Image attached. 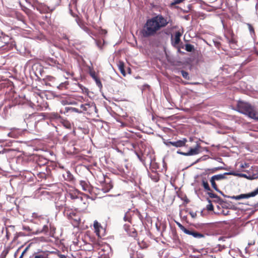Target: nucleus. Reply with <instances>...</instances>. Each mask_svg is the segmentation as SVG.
<instances>
[{"mask_svg": "<svg viewBox=\"0 0 258 258\" xmlns=\"http://www.w3.org/2000/svg\"><path fill=\"white\" fill-rule=\"evenodd\" d=\"M32 217L34 218H40L41 216H38L37 213H33L32 214Z\"/></svg>", "mask_w": 258, "mask_h": 258, "instance_id": "de8ad7c7", "label": "nucleus"}, {"mask_svg": "<svg viewBox=\"0 0 258 258\" xmlns=\"http://www.w3.org/2000/svg\"><path fill=\"white\" fill-rule=\"evenodd\" d=\"M187 142V140L186 138H183L182 140H177L174 142L167 141L165 143V144L168 147L172 146L176 148H180L182 147H187V145L186 144Z\"/></svg>", "mask_w": 258, "mask_h": 258, "instance_id": "9d476101", "label": "nucleus"}, {"mask_svg": "<svg viewBox=\"0 0 258 258\" xmlns=\"http://www.w3.org/2000/svg\"><path fill=\"white\" fill-rule=\"evenodd\" d=\"M42 98L38 93H33L30 96L29 102L32 106H41Z\"/></svg>", "mask_w": 258, "mask_h": 258, "instance_id": "423d86ee", "label": "nucleus"}, {"mask_svg": "<svg viewBox=\"0 0 258 258\" xmlns=\"http://www.w3.org/2000/svg\"><path fill=\"white\" fill-rule=\"evenodd\" d=\"M68 197L70 198L72 200H75L78 199V196L75 192H69Z\"/></svg>", "mask_w": 258, "mask_h": 258, "instance_id": "7c9ffc66", "label": "nucleus"}, {"mask_svg": "<svg viewBox=\"0 0 258 258\" xmlns=\"http://www.w3.org/2000/svg\"><path fill=\"white\" fill-rule=\"evenodd\" d=\"M48 163V161L46 159L44 158L43 157H39L38 160L37 161V168L38 167H40L41 166H44L45 169L47 168V166L46 164Z\"/></svg>", "mask_w": 258, "mask_h": 258, "instance_id": "6ab92c4d", "label": "nucleus"}, {"mask_svg": "<svg viewBox=\"0 0 258 258\" xmlns=\"http://www.w3.org/2000/svg\"><path fill=\"white\" fill-rule=\"evenodd\" d=\"M97 45L98 47L100 48H101L102 44H101V40H97L96 42Z\"/></svg>", "mask_w": 258, "mask_h": 258, "instance_id": "3c124183", "label": "nucleus"}, {"mask_svg": "<svg viewBox=\"0 0 258 258\" xmlns=\"http://www.w3.org/2000/svg\"><path fill=\"white\" fill-rule=\"evenodd\" d=\"M28 247H27L24 250V251L22 252V253H21L20 256L19 257V258H23V256H24V254L26 253V252L27 251V250L28 249Z\"/></svg>", "mask_w": 258, "mask_h": 258, "instance_id": "49530a36", "label": "nucleus"}, {"mask_svg": "<svg viewBox=\"0 0 258 258\" xmlns=\"http://www.w3.org/2000/svg\"><path fill=\"white\" fill-rule=\"evenodd\" d=\"M101 256L102 258H110L112 254L110 246L106 244L101 247Z\"/></svg>", "mask_w": 258, "mask_h": 258, "instance_id": "1a4fd4ad", "label": "nucleus"}, {"mask_svg": "<svg viewBox=\"0 0 258 258\" xmlns=\"http://www.w3.org/2000/svg\"><path fill=\"white\" fill-rule=\"evenodd\" d=\"M189 214L192 218H195L197 217V213L193 211H190L189 212Z\"/></svg>", "mask_w": 258, "mask_h": 258, "instance_id": "58836bf2", "label": "nucleus"}, {"mask_svg": "<svg viewBox=\"0 0 258 258\" xmlns=\"http://www.w3.org/2000/svg\"><path fill=\"white\" fill-rule=\"evenodd\" d=\"M40 175V176H41V177H45V176H46V175H45V174L44 173H42L41 172H39V173L38 174V175Z\"/></svg>", "mask_w": 258, "mask_h": 258, "instance_id": "864d4df0", "label": "nucleus"}, {"mask_svg": "<svg viewBox=\"0 0 258 258\" xmlns=\"http://www.w3.org/2000/svg\"><path fill=\"white\" fill-rule=\"evenodd\" d=\"M10 136L13 138H18L19 135L16 134H15V131H12L11 133H9Z\"/></svg>", "mask_w": 258, "mask_h": 258, "instance_id": "ea45409f", "label": "nucleus"}, {"mask_svg": "<svg viewBox=\"0 0 258 258\" xmlns=\"http://www.w3.org/2000/svg\"><path fill=\"white\" fill-rule=\"evenodd\" d=\"M59 117H60L59 115L56 113H51L50 115V117L51 118H53V119H57V118H58Z\"/></svg>", "mask_w": 258, "mask_h": 258, "instance_id": "f704fd0d", "label": "nucleus"}, {"mask_svg": "<svg viewBox=\"0 0 258 258\" xmlns=\"http://www.w3.org/2000/svg\"><path fill=\"white\" fill-rule=\"evenodd\" d=\"M225 36L226 38L227 41L231 46V47L235 48L234 47L236 45L237 41L235 38L233 31L231 29L228 30L227 34Z\"/></svg>", "mask_w": 258, "mask_h": 258, "instance_id": "0eeeda50", "label": "nucleus"}, {"mask_svg": "<svg viewBox=\"0 0 258 258\" xmlns=\"http://www.w3.org/2000/svg\"><path fill=\"white\" fill-rule=\"evenodd\" d=\"M238 175L240 177H244V178H246L247 179H251V178L250 177H248L246 174H243V173H240V174H238Z\"/></svg>", "mask_w": 258, "mask_h": 258, "instance_id": "a18cd8bd", "label": "nucleus"}, {"mask_svg": "<svg viewBox=\"0 0 258 258\" xmlns=\"http://www.w3.org/2000/svg\"><path fill=\"white\" fill-rule=\"evenodd\" d=\"M177 225L182 231H183L184 233L186 232V231L187 230V229H186L179 223H177Z\"/></svg>", "mask_w": 258, "mask_h": 258, "instance_id": "c9c22d12", "label": "nucleus"}, {"mask_svg": "<svg viewBox=\"0 0 258 258\" xmlns=\"http://www.w3.org/2000/svg\"><path fill=\"white\" fill-rule=\"evenodd\" d=\"M118 69L120 71L121 74L123 76H125L126 73L124 69V63L122 61H119L117 63Z\"/></svg>", "mask_w": 258, "mask_h": 258, "instance_id": "412c9836", "label": "nucleus"}, {"mask_svg": "<svg viewBox=\"0 0 258 258\" xmlns=\"http://www.w3.org/2000/svg\"><path fill=\"white\" fill-rule=\"evenodd\" d=\"M124 228H125V230L127 231L128 230V226L124 225Z\"/></svg>", "mask_w": 258, "mask_h": 258, "instance_id": "4d7b16f0", "label": "nucleus"}, {"mask_svg": "<svg viewBox=\"0 0 258 258\" xmlns=\"http://www.w3.org/2000/svg\"><path fill=\"white\" fill-rule=\"evenodd\" d=\"M202 186L204 187L205 191H211V188L208 183V180L206 177H203L202 178Z\"/></svg>", "mask_w": 258, "mask_h": 258, "instance_id": "a211bd4d", "label": "nucleus"}, {"mask_svg": "<svg viewBox=\"0 0 258 258\" xmlns=\"http://www.w3.org/2000/svg\"><path fill=\"white\" fill-rule=\"evenodd\" d=\"M225 247H225V245H220V244H218L217 247H215L213 249V251L215 252H217L218 251H221L222 250L224 249L225 248Z\"/></svg>", "mask_w": 258, "mask_h": 258, "instance_id": "cd10ccee", "label": "nucleus"}, {"mask_svg": "<svg viewBox=\"0 0 258 258\" xmlns=\"http://www.w3.org/2000/svg\"><path fill=\"white\" fill-rule=\"evenodd\" d=\"M258 194V187L253 191L246 194H241L238 196H227L228 198L236 200H239L242 199H248L250 197H254Z\"/></svg>", "mask_w": 258, "mask_h": 258, "instance_id": "9b49d317", "label": "nucleus"}, {"mask_svg": "<svg viewBox=\"0 0 258 258\" xmlns=\"http://www.w3.org/2000/svg\"><path fill=\"white\" fill-rule=\"evenodd\" d=\"M246 25L248 27V30L249 31L250 35L252 37L255 36V33L254 29L253 26L251 24H249V23H246Z\"/></svg>", "mask_w": 258, "mask_h": 258, "instance_id": "a878e982", "label": "nucleus"}, {"mask_svg": "<svg viewBox=\"0 0 258 258\" xmlns=\"http://www.w3.org/2000/svg\"><path fill=\"white\" fill-rule=\"evenodd\" d=\"M151 179L154 182H158L159 180V174L156 171H152L149 175Z\"/></svg>", "mask_w": 258, "mask_h": 258, "instance_id": "4be33fe9", "label": "nucleus"}, {"mask_svg": "<svg viewBox=\"0 0 258 258\" xmlns=\"http://www.w3.org/2000/svg\"><path fill=\"white\" fill-rule=\"evenodd\" d=\"M19 20H20L21 21H23V22H24V18L23 16H21L20 17V18H19Z\"/></svg>", "mask_w": 258, "mask_h": 258, "instance_id": "6e6d98bb", "label": "nucleus"}, {"mask_svg": "<svg viewBox=\"0 0 258 258\" xmlns=\"http://www.w3.org/2000/svg\"><path fill=\"white\" fill-rule=\"evenodd\" d=\"M237 110L248 117L258 120V113L254 107L250 104L239 101L236 105Z\"/></svg>", "mask_w": 258, "mask_h": 258, "instance_id": "f03ea898", "label": "nucleus"}, {"mask_svg": "<svg viewBox=\"0 0 258 258\" xmlns=\"http://www.w3.org/2000/svg\"><path fill=\"white\" fill-rule=\"evenodd\" d=\"M46 62L50 66H51L53 67L55 66L57 67V69H61V70L62 69V65L60 64V63H59L56 59L51 58H49L47 59Z\"/></svg>", "mask_w": 258, "mask_h": 258, "instance_id": "dca6fc26", "label": "nucleus"}, {"mask_svg": "<svg viewBox=\"0 0 258 258\" xmlns=\"http://www.w3.org/2000/svg\"><path fill=\"white\" fill-rule=\"evenodd\" d=\"M168 23L167 19L162 15H156L146 20L141 31V34L145 38L155 36Z\"/></svg>", "mask_w": 258, "mask_h": 258, "instance_id": "f257e3e1", "label": "nucleus"}, {"mask_svg": "<svg viewBox=\"0 0 258 258\" xmlns=\"http://www.w3.org/2000/svg\"><path fill=\"white\" fill-rule=\"evenodd\" d=\"M210 182L211 183V185L212 187L217 191L219 192L220 193H222V192L219 189L216 183V180L214 179L213 177H211L210 179Z\"/></svg>", "mask_w": 258, "mask_h": 258, "instance_id": "b1692460", "label": "nucleus"}, {"mask_svg": "<svg viewBox=\"0 0 258 258\" xmlns=\"http://www.w3.org/2000/svg\"><path fill=\"white\" fill-rule=\"evenodd\" d=\"M93 80L95 81L96 85L99 87V88L101 89L103 87V86L99 77H97Z\"/></svg>", "mask_w": 258, "mask_h": 258, "instance_id": "c756f323", "label": "nucleus"}, {"mask_svg": "<svg viewBox=\"0 0 258 258\" xmlns=\"http://www.w3.org/2000/svg\"><path fill=\"white\" fill-rule=\"evenodd\" d=\"M181 75H182V77L184 79H185L186 80H189L190 79V78H189V75H188V73L187 72L184 71L183 70H182L181 71Z\"/></svg>", "mask_w": 258, "mask_h": 258, "instance_id": "2f4dec72", "label": "nucleus"}, {"mask_svg": "<svg viewBox=\"0 0 258 258\" xmlns=\"http://www.w3.org/2000/svg\"><path fill=\"white\" fill-rule=\"evenodd\" d=\"M103 33L106 34L107 33V31L106 30H102Z\"/></svg>", "mask_w": 258, "mask_h": 258, "instance_id": "13d9d810", "label": "nucleus"}, {"mask_svg": "<svg viewBox=\"0 0 258 258\" xmlns=\"http://www.w3.org/2000/svg\"><path fill=\"white\" fill-rule=\"evenodd\" d=\"M68 111H70L71 112H76L80 113L82 112V110H79L78 108H74V107H70V108H67Z\"/></svg>", "mask_w": 258, "mask_h": 258, "instance_id": "473e14b6", "label": "nucleus"}, {"mask_svg": "<svg viewBox=\"0 0 258 258\" xmlns=\"http://www.w3.org/2000/svg\"><path fill=\"white\" fill-rule=\"evenodd\" d=\"M128 212H126L124 216V217H123V219L125 221H128V219H129V217H128Z\"/></svg>", "mask_w": 258, "mask_h": 258, "instance_id": "37998d69", "label": "nucleus"}, {"mask_svg": "<svg viewBox=\"0 0 258 258\" xmlns=\"http://www.w3.org/2000/svg\"><path fill=\"white\" fill-rule=\"evenodd\" d=\"M48 226L47 225H45L43 226L42 229L41 230L40 232L46 233L48 231Z\"/></svg>", "mask_w": 258, "mask_h": 258, "instance_id": "4c0bfd02", "label": "nucleus"}, {"mask_svg": "<svg viewBox=\"0 0 258 258\" xmlns=\"http://www.w3.org/2000/svg\"><path fill=\"white\" fill-rule=\"evenodd\" d=\"M68 218L72 220V223L74 226H78L81 223V216L79 214L73 211L65 210Z\"/></svg>", "mask_w": 258, "mask_h": 258, "instance_id": "20e7f679", "label": "nucleus"}, {"mask_svg": "<svg viewBox=\"0 0 258 258\" xmlns=\"http://www.w3.org/2000/svg\"><path fill=\"white\" fill-rule=\"evenodd\" d=\"M132 146L133 149L131 150L142 162L145 164L146 161H148L150 164L152 163L153 160L151 156H149L148 154H146L145 153L143 152L141 148H143V146L142 144H132Z\"/></svg>", "mask_w": 258, "mask_h": 258, "instance_id": "7ed1b4c3", "label": "nucleus"}, {"mask_svg": "<svg viewBox=\"0 0 258 258\" xmlns=\"http://www.w3.org/2000/svg\"><path fill=\"white\" fill-rule=\"evenodd\" d=\"M34 7L35 9L41 14H46L52 12L53 10V9H50L49 7L44 4H36Z\"/></svg>", "mask_w": 258, "mask_h": 258, "instance_id": "f8f14e48", "label": "nucleus"}, {"mask_svg": "<svg viewBox=\"0 0 258 258\" xmlns=\"http://www.w3.org/2000/svg\"><path fill=\"white\" fill-rule=\"evenodd\" d=\"M23 230H26L27 231H31V229L28 226H23Z\"/></svg>", "mask_w": 258, "mask_h": 258, "instance_id": "09e8293b", "label": "nucleus"}, {"mask_svg": "<svg viewBox=\"0 0 258 258\" xmlns=\"http://www.w3.org/2000/svg\"><path fill=\"white\" fill-rule=\"evenodd\" d=\"M186 234L192 235L194 237L196 238H204L205 237V235L202 234L201 233L198 232L194 230H189L187 229L185 233Z\"/></svg>", "mask_w": 258, "mask_h": 258, "instance_id": "2eb2a0df", "label": "nucleus"}, {"mask_svg": "<svg viewBox=\"0 0 258 258\" xmlns=\"http://www.w3.org/2000/svg\"><path fill=\"white\" fill-rule=\"evenodd\" d=\"M130 182L134 183L135 186H138L141 182V178L137 172L133 171L132 176H130Z\"/></svg>", "mask_w": 258, "mask_h": 258, "instance_id": "ddd939ff", "label": "nucleus"}, {"mask_svg": "<svg viewBox=\"0 0 258 258\" xmlns=\"http://www.w3.org/2000/svg\"><path fill=\"white\" fill-rule=\"evenodd\" d=\"M220 169H221V168H217L215 169V170H219Z\"/></svg>", "mask_w": 258, "mask_h": 258, "instance_id": "bf43d9fd", "label": "nucleus"}, {"mask_svg": "<svg viewBox=\"0 0 258 258\" xmlns=\"http://www.w3.org/2000/svg\"><path fill=\"white\" fill-rule=\"evenodd\" d=\"M185 0H174L173 2L171 3V6H173L175 5L179 4L180 3H181Z\"/></svg>", "mask_w": 258, "mask_h": 258, "instance_id": "72a5a7b5", "label": "nucleus"}, {"mask_svg": "<svg viewBox=\"0 0 258 258\" xmlns=\"http://www.w3.org/2000/svg\"><path fill=\"white\" fill-rule=\"evenodd\" d=\"M99 226H100V225L98 222H97V221L94 222V227L95 229H98Z\"/></svg>", "mask_w": 258, "mask_h": 258, "instance_id": "c03bdc74", "label": "nucleus"}, {"mask_svg": "<svg viewBox=\"0 0 258 258\" xmlns=\"http://www.w3.org/2000/svg\"><path fill=\"white\" fill-rule=\"evenodd\" d=\"M89 106V105L88 104H85V105H84V104H82L81 106H80V107L82 109V111H86L87 110V108H86V106Z\"/></svg>", "mask_w": 258, "mask_h": 258, "instance_id": "a19ab883", "label": "nucleus"}, {"mask_svg": "<svg viewBox=\"0 0 258 258\" xmlns=\"http://www.w3.org/2000/svg\"><path fill=\"white\" fill-rule=\"evenodd\" d=\"M1 38V37H0V38Z\"/></svg>", "mask_w": 258, "mask_h": 258, "instance_id": "e2e57ef3", "label": "nucleus"}, {"mask_svg": "<svg viewBox=\"0 0 258 258\" xmlns=\"http://www.w3.org/2000/svg\"><path fill=\"white\" fill-rule=\"evenodd\" d=\"M181 36V33L179 31L176 32L175 37L174 38V41L172 42L173 45L174 46L178 45L179 43Z\"/></svg>", "mask_w": 258, "mask_h": 258, "instance_id": "aec40b11", "label": "nucleus"}, {"mask_svg": "<svg viewBox=\"0 0 258 258\" xmlns=\"http://www.w3.org/2000/svg\"><path fill=\"white\" fill-rule=\"evenodd\" d=\"M207 209L208 211H213L214 209V207L212 204H210L207 205Z\"/></svg>", "mask_w": 258, "mask_h": 258, "instance_id": "79ce46f5", "label": "nucleus"}, {"mask_svg": "<svg viewBox=\"0 0 258 258\" xmlns=\"http://www.w3.org/2000/svg\"><path fill=\"white\" fill-rule=\"evenodd\" d=\"M100 182L102 186V190L104 192H108L112 188V185L110 183V180L107 176L103 175L102 180H100Z\"/></svg>", "mask_w": 258, "mask_h": 258, "instance_id": "6e6552de", "label": "nucleus"}, {"mask_svg": "<svg viewBox=\"0 0 258 258\" xmlns=\"http://www.w3.org/2000/svg\"><path fill=\"white\" fill-rule=\"evenodd\" d=\"M220 45V42H215V45L217 47H219V46Z\"/></svg>", "mask_w": 258, "mask_h": 258, "instance_id": "5fc2aeb1", "label": "nucleus"}, {"mask_svg": "<svg viewBox=\"0 0 258 258\" xmlns=\"http://www.w3.org/2000/svg\"><path fill=\"white\" fill-rule=\"evenodd\" d=\"M80 184L83 190L90 194L92 192L93 188L88 182L81 180L80 181Z\"/></svg>", "mask_w": 258, "mask_h": 258, "instance_id": "4468645a", "label": "nucleus"}, {"mask_svg": "<svg viewBox=\"0 0 258 258\" xmlns=\"http://www.w3.org/2000/svg\"><path fill=\"white\" fill-rule=\"evenodd\" d=\"M201 146L200 144L197 143L194 148H190L187 152H183L180 150L177 151V153L185 156L196 155L200 153Z\"/></svg>", "mask_w": 258, "mask_h": 258, "instance_id": "39448f33", "label": "nucleus"}, {"mask_svg": "<svg viewBox=\"0 0 258 258\" xmlns=\"http://www.w3.org/2000/svg\"><path fill=\"white\" fill-rule=\"evenodd\" d=\"M58 256L59 258H67V256H66L64 254H58Z\"/></svg>", "mask_w": 258, "mask_h": 258, "instance_id": "603ef678", "label": "nucleus"}, {"mask_svg": "<svg viewBox=\"0 0 258 258\" xmlns=\"http://www.w3.org/2000/svg\"><path fill=\"white\" fill-rule=\"evenodd\" d=\"M89 73L90 76L94 79L96 78H97L98 76V75L96 74L95 71L93 68H89Z\"/></svg>", "mask_w": 258, "mask_h": 258, "instance_id": "bb28decb", "label": "nucleus"}, {"mask_svg": "<svg viewBox=\"0 0 258 258\" xmlns=\"http://www.w3.org/2000/svg\"><path fill=\"white\" fill-rule=\"evenodd\" d=\"M137 232L134 229L133 231H132V232L130 231V236L134 237V238H136L137 237Z\"/></svg>", "mask_w": 258, "mask_h": 258, "instance_id": "e433bc0d", "label": "nucleus"}, {"mask_svg": "<svg viewBox=\"0 0 258 258\" xmlns=\"http://www.w3.org/2000/svg\"><path fill=\"white\" fill-rule=\"evenodd\" d=\"M1 258H5V255H4V256L2 255H1Z\"/></svg>", "mask_w": 258, "mask_h": 258, "instance_id": "052dcab7", "label": "nucleus"}, {"mask_svg": "<svg viewBox=\"0 0 258 258\" xmlns=\"http://www.w3.org/2000/svg\"><path fill=\"white\" fill-rule=\"evenodd\" d=\"M19 4L21 7L22 10L28 16H30L32 14V12L29 9L22 6L21 3L20 2Z\"/></svg>", "mask_w": 258, "mask_h": 258, "instance_id": "393cba45", "label": "nucleus"}, {"mask_svg": "<svg viewBox=\"0 0 258 258\" xmlns=\"http://www.w3.org/2000/svg\"><path fill=\"white\" fill-rule=\"evenodd\" d=\"M34 258H45V256L43 254H38L35 255Z\"/></svg>", "mask_w": 258, "mask_h": 258, "instance_id": "8fccbe9b", "label": "nucleus"}, {"mask_svg": "<svg viewBox=\"0 0 258 258\" xmlns=\"http://www.w3.org/2000/svg\"><path fill=\"white\" fill-rule=\"evenodd\" d=\"M185 49L188 52H192L194 50V46L190 44H186L185 45Z\"/></svg>", "mask_w": 258, "mask_h": 258, "instance_id": "c85d7f7f", "label": "nucleus"}, {"mask_svg": "<svg viewBox=\"0 0 258 258\" xmlns=\"http://www.w3.org/2000/svg\"><path fill=\"white\" fill-rule=\"evenodd\" d=\"M211 257H212V258H216L215 256H213V255H212Z\"/></svg>", "mask_w": 258, "mask_h": 258, "instance_id": "680f3d73", "label": "nucleus"}, {"mask_svg": "<svg viewBox=\"0 0 258 258\" xmlns=\"http://www.w3.org/2000/svg\"><path fill=\"white\" fill-rule=\"evenodd\" d=\"M234 175L233 173L232 172H225L223 174H220L215 175L212 176L216 181L222 180L226 178V175Z\"/></svg>", "mask_w": 258, "mask_h": 258, "instance_id": "f3484780", "label": "nucleus"}, {"mask_svg": "<svg viewBox=\"0 0 258 258\" xmlns=\"http://www.w3.org/2000/svg\"><path fill=\"white\" fill-rule=\"evenodd\" d=\"M207 194L210 198L216 199L217 201L219 203H221L223 202L222 200L219 196L216 194L213 193L212 191H208Z\"/></svg>", "mask_w": 258, "mask_h": 258, "instance_id": "5701e85b", "label": "nucleus"}]
</instances>
